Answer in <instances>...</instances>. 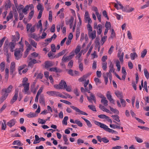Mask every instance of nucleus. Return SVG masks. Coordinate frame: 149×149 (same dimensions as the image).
Listing matches in <instances>:
<instances>
[{"instance_id": "2", "label": "nucleus", "mask_w": 149, "mask_h": 149, "mask_svg": "<svg viewBox=\"0 0 149 149\" xmlns=\"http://www.w3.org/2000/svg\"><path fill=\"white\" fill-rule=\"evenodd\" d=\"M23 51L22 49L21 48L15 50L14 55L16 59L19 60L21 58L22 56V52Z\"/></svg>"}, {"instance_id": "50", "label": "nucleus", "mask_w": 149, "mask_h": 149, "mask_svg": "<svg viewBox=\"0 0 149 149\" xmlns=\"http://www.w3.org/2000/svg\"><path fill=\"white\" fill-rule=\"evenodd\" d=\"M7 97L5 96L2 95L1 97L0 98V103H2Z\"/></svg>"}, {"instance_id": "61", "label": "nucleus", "mask_w": 149, "mask_h": 149, "mask_svg": "<svg viewBox=\"0 0 149 149\" xmlns=\"http://www.w3.org/2000/svg\"><path fill=\"white\" fill-rule=\"evenodd\" d=\"M29 52V50L28 49H27L24 52V54L23 56L24 58H26L28 55Z\"/></svg>"}, {"instance_id": "10", "label": "nucleus", "mask_w": 149, "mask_h": 149, "mask_svg": "<svg viewBox=\"0 0 149 149\" xmlns=\"http://www.w3.org/2000/svg\"><path fill=\"white\" fill-rule=\"evenodd\" d=\"M106 96L107 99L111 103L115 104L114 100L112 98V96L111 95L109 91H108L107 92Z\"/></svg>"}, {"instance_id": "25", "label": "nucleus", "mask_w": 149, "mask_h": 149, "mask_svg": "<svg viewBox=\"0 0 149 149\" xmlns=\"http://www.w3.org/2000/svg\"><path fill=\"white\" fill-rule=\"evenodd\" d=\"M13 12L12 11H10V12L8 15L7 16L6 18L7 21H9L10 19H12L13 17Z\"/></svg>"}, {"instance_id": "40", "label": "nucleus", "mask_w": 149, "mask_h": 149, "mask_svg": "<svg viewBox=\"0 0 149 149\" xmlns=\"http://www.w3.org/2000/svg\"><path fill=\"white\" fill-rule=\"evenodd\" d=\"M34 11L33 10H31L29 13V19H31L34 15Z\"/></svg>"}, {"instance_id": "56", "label": "nucleus", "mask_w": 149, "mask_h": 149, "mask_svg": "<svg viewBox=\"0 0 149 149\" xmlns=\"http://www.w3.org/2000/svg\"><path fill=\"white\" fill-rule=\"evenodd\" d=\"M18 114V113L17 111H11L10 114L14 117H16Z\"/></svg>"}, {"instance_id": "27", "label": "nucleus", "mask_w": 149, "mask_h": 149, "mask_svg": "<svg viewBox=\"0 0 149 149\" xmlns=\"http://www.w3.org/2000/svg\"><path fill=\"white\" fill-rule=\"evenodd\" d=\"M37 115L35 113L30 112L27 115V116L29 118H32L36 117Z\"/></svg>"}, {"instance_id": "60", "label": "nucleus", "mask_w": 149, "mask_h": 149, "mask_svg": "<svg viewBox=\"0 0 149 149\" xmlns=\"http://www.w3.org/2000/svg\"><path fill=\"white\" fill-rule=\"evenodd\" d=\"M7 105L6 104H4L1 107L0 109V113H1L3 111L6 107Z\"/></svg>"}, {"instance_id": "38", "label": "nucleus", "mask_w": 149, "mask_h": 149, "mask_svg": "<svg viewBox=\"0 0 149 149\" xmlns=\"http://www.w3.org/2000/svg\"><path fill=\"white\" fill-rule=\"evenodd\" d=\"M87 77V76L86 75H84L82 77H81L79 78L78 80L80 82H83L86 80V79Z\"/></svg>"}, {"instance_id": "28", "label": "nucleus", "mask_w": 149, "mask_h": 149, "mask_svg": "<svg viewBox=\"0 0 149 149\" xmlns=\"http://www.w3.org/2000/svg\"><path fill=\"white\" fill-rule=\"evenodd\" d=\"M29 6L28 5H27L25 8L23 9L22 10V13H24V14L26 15L27 13L26 12L29 10Z\"/></svg>"}, {"instance_id": "51", "label": "nucleus", "mask_w": 149, "mask_h": 149, "mask_svg": "<svg viewBox=\"0 0 149 149\" xmlns=\"http://www.w3.org/2000/svg\"><path fill=\"white\" fill-rule=\"evenodd\" d=\"M120 102L121 104H122V106L123 107H125L126 105V102L125 101V100L122 99L120 98Z\"/></svg>"}, {"instance_id": "18", "label": "nucleus", "mask_w": 149, "mask_h": 149, "mask_svg": "<svg viewBox=\"0 0 149 149\" xmlns=\"http://www.w3.org/2000/svg\"><path fill=\"white\" fill-rule=\"evenodd\" d=\"M102 26L101 24H98L97 26V33L98 35L101 34L102 32Z\"/></svg>"}, {"instance_id": "52", "label": "nucleus", "mask_w": 149, "mask_h": 149, "mask_svg": "<svg viewBox=\"0 0 149 149\" xmlns=\"http://www.w3.org/2000/svg\"><path fill=\"white\" fill-rule=\"evenodd\" d=\"M49 19L50 22H51L52 20V12L51 10L49 11Z\"/></svg>"}, {"instance_id": "16", "label": "nucleus", "mask_w": 149, "mask_h": 149, "mask_svg": "<svg viewBox=\"0 0 149 149\" xmlns=\"http://www.w3.org/2000/svg\"><path fill=\"white\" fill-rule=\"evenodd\" d=\"M13 88V86L12 85H10L7 88H4L3 89L5 91H6L8 93H10L12 90Z\"/></svg>"}, {"instance_id": "45", "label": "nucleus", "mask_w": 149, "mask_h": 149, "mask_svg": "<svg viewBox=\"0 0 149 149\" xmlns=\"http://www.w3.org/2000/svg\"><path fill=\"white\" fill-rule=\"evenodd\" d=\"M111 24L110 23L106 22L105 24V27L106 29H109L111 28Z\"/></svg>"}, {"instance_id": "26", "label": "nucleus", "mask_w": 149, "mask_h": 149, "mask_svg": "<svg viewBox=\"0 0 149 149\" xmlns=\"http://www.w3.org/2000/svg\"><path fill=\"white\" fill-rule=\"evenodd\" d=\"M18 95L14 94L11 100V102L13 104L14 102L17 99Z\"/></svg>"}, {"instance_id": "48", "label": "nucleus", "mask_w": 149, "mask_h": 149, "mask_svg": "<svg viewBox=\"0 0 149 149\" xmlns=\"http://www.w3.org/2000/svg\"><path fill=\"white\" fill-rule=\"evenodd\" d=\"M75 124H77L79 126L81 127L83 126L82 123L78 120H75Z\"/></svg>"}, {"instance_id": "35", "label": "nucleus", "mask_w": 149, "mask_h": 149, "mask_svg": "<svg viewBox=\"0 0 149 149\" xmlns=\"http://www.w3.org/2000/svg\"><path fill=\"white\" fill-rule=\"evenodd\" d=\"M30 43L33 47L36 48L37 45V43L34 40H31L30 42Z\"/></svg>"}, {"instance_id": "3", "label": "nucleus", "mask_w": 149, "mask_h": 149, "mask_svg": "<svg viewBox=\"0 0 149 149\" xmlns=\"http://www.w3.org/2000/svg\"><path fill=\"white\" fill-rule=\"evenodd\" d=\"M8 42L7 41H5L4 44V45L3 50L4 52H6V54H5L6 55L7 57V62L9 63V55L8 53Z\"/></svg>"}, {"instance_id": "62", "label": "nucleus", "mask_w": 149, "mask_h": 149, "mask_svg": "<svg viewBox=\"0 0 149 149\" xmlns=\"http://www.w3.org/2000/svg\"><path fill=\"white\" fill-rule=\"evenodd\" d=\"M90 23H88L87 25V27L88 28V32H91L92 31V28L90 24Z\"/></svg>"}, {"instance_id": "44", "label": "nucleus", "mask_w": 149, "mask_h": 149, "mask_svg": "<svg viewBox=\"0 0 149 149\" xmlns=\"http://www.w3.org/2000/svg\"><path fill=\"white\" fill-rule=\"evenodd\" d=\"M144 74L146 78L147 79H148L149 78V74L148 71L146 69H144Z\"/></svg>"}, {"instance_id": "30", "label": "nucleus", "mask_w": 149, "mask_h": 149, "mask_svg": "<svg viewBox=\"0 0 149 149\" xmlns=\"http://www.w3.org/2000/svg\"><path fill=\"white\" fill-rule=\"evenodd\" d=\"M147 52V50L146 49H144L142 51L141 53V57L142 58H144Z\"/></svg>"}, {"instance_id": "12", "label": "nucleus", "mask_w": 149, "mask_h": 149, "mask_svg": "<svg viewBox=\"0 0 149 149\" xmlns=\"http://www.w3.org/2000/svg\"><path fill=\"white\" fill-rule=\"evenodd\" d=\"M15 46V44L13 42H10L9 43H8V47H9L10 51L11 52H13L14 51Z\"/></svg>"}, {"instance_id": "14", "label": "nucleus", "mask_w": 149, "mask_h": 149, "mask_svg": "<svg viewBox=\"0 0 149 149\" xmlns=\"http://www.w3.org/2000/svg\"><path fill=\"white\" fill-rule=\"evenodd\" d=\"M6 10H7L11 6V3L10 0H7L4 4Z\"/></svg>"}, {"instance_id": "21", "label": "nucleus", "mask_w": 149, "mask_h": 149, "mask_svg": "<svg viewBox=\"0 0 149 149\" xmlns=\"http://www.w3.org/2000/svg\"><path fill=\"white\" fill-rule=\"evenodd\" d=\"M130 56L132 60H134L138 56L136 53H131L130 54Z\"/></svg>"}, {"instance_id": "57", "label": "nucleus", "mask_w": 149, "mask_h": 149, "mask_svg": "<svg viewBox=\"0 0 149 149\" xmlns=\"http://www.w3.org/2000/svg\"><path fill=\"white\" fill-rule=\"evenodd\" d=\"M45 65H53V63L51 61H46L45 63Z\"/></svg>"}, {"instance_id": "7", "label": "nucleus", "mask_w": 149, "mask_h": 149, "mask_svg": "<svg viewBox=\"0 0 149 149\" xmlns=\"http://www.w3.org/2000/svg\"><path fill=\"white\" fill-rule=\"evenodd\" d=\"M134 10V8L127 5L125 6L123 10V11L126 12V13H130Z\"/></svg>"}, {"instance_id": "49", "label": "nucleus", "mask_w": 149, "mask_h": 149, "mask_svg": "<svg viewBox=\"0 0 149 149\" xmlns=\"http://www.w3.org/2000/svg\"><path fill=\"white\" fill-rule=\"evenodd\" d=\"M135 140L139 143H141L143 142V140L139 137L136 136L135 137Z\"/></svg>"}, {"instance_id": "31", "label": "nucleus", "mask_w": 149, "mask_h": 149, "mask_svg": "<svg viewBox=\"0 0 149 149\" xmlns=\"http://www.w3.org/2000/svg\"><path fill=\"white\" fill-rule=\"evenodd\" d=\"M115 93L116 95L118 97L121 98L123 97L122 93L118 91H117L115 92Z\"/></svg>"}, {"instance_id": "53", "label": "nucleus", "mask_w": 149, "mask_h": 149, "mask_svg": "<svg viewBox=\"0 0 149 149\" xmlns=\"http://www.w3.org/2000/svg\"><path fill=\"white\" fill-rule=\"evenodd\" d=\"M81 49V47L80 46L77 45L75 50V52L76 54H77Z\"/></svg>"}, {"instance_id": "4", "label": "nucleus", "mask_w": 149, "mask_h": 149, "mask_svg": "<svg viewBox=\"0 0 149 149\" xmlns=\"http://www.w3.org/2000/svg\"><path fill=\"white\" fill-rule=\"evenodd\" d=\"M70 107L73 109L76 112H77L78 114L79 115L81 114L86 116L88 115V114L87 113L81 110L78 108L76 107L71 105L70 106Z\"/></svg>"}, {"instance_id": "33", "label": "nucleus", "mask_w": 149, "mask_h": 149, "mask_svg": "<svg viewBox=\"0 0 149 149\" xmlns=\"http://www.w3.org/2000/svg\"><path fill=\"white\" fill-rule=\"evenodd\" d=\"M40 102L43 104H45V98L44 96H40L39 99Z\"/></svg>"}, {"instance_id": "11", "label": "nucleus", "mask_w": 149, "mask_h": 149, "mask_svg": "<svg viewBox=\"0 0 149 149\" xmlns=\"http://www.w3.org/2000/svg\"><path fill=\"white\" fill-rule=\"evenodd\" d=\"M16 121L15 119H13L9 120L7 123V125L10 127H11L15 124Z\"/></svg>"}, {"instance_id": "6", "label": "nucleus", "mask_w": 149, "mask_h": 149, "mask_svg": "<svg viewBox=\"0 0 149 149\" xmlns=\"http://www.w3.org/2000/svg\"><path fill=\"white\" fill-rule=\"evenodd\" d=\"M46 93L50 96L58 97L60 93L55 91H48Z\"/></svg>"}, {"instance_id": "24", "label": "nucleus", "mask_w": 149, "mask_h": 149, "mask_svg": "<svg viewBox=\"0 0 149 149\" xmlns=\"http://www.w3.org/2000/svg\"><path fill=\"white\" fill-rule=\"evenodd\" d=\"M14 9H15V12H16L14 14V17L15 18V20L13 21V22L15 23V21H17L18 19V14L17 12V10L15 8H13V10H14Z\"/></svg>"}, {"instance_id": "15", "label": "nucleus", "mask_w": 149, "mask_h": 149, "mask_svg": "<svg viewBox=\"0 0 149 149\" xmlns=\"http://www.w3.org/2000/svg\"><path fill=\"white\" fill-rule=\"evenodd\" d=\"M59 84L61 89H64L67 86L66 82L64 80H62Z\"/></svg>"}, {"instance_id": "59", "label": "nucleus", "mask_w": 149, "mask_h": 149, "mask_svg": "<svg viewBox=\"0 0 149 149\" xmlns=\"http://www.w3.org/2000/svg\"><path fill=\"white\" fill-rule=\"evenodd\" d=\"M107 38V36H104L103 37L101 40V43L103 45V43L105 42Z\"/></svg>"}, {"instance_id": "9", "label": "nucleus", "mask_w": 149, "mask_h": 149, "mask_svg": "<svg viewBox=\"0 0 149 149\" xmlns=\"http://www.w3.org/2000/svg\"><path fill=\"white\" fill-rule=\"evenodd\" d=\"M24 87V91L25 94L30 95V92L29 91V83L27 84L24 85H22Z\"/></svg>"}, {"instance_id": "55", "label": "nucleus", "mask_w": 149, "mask_h": 149, "mask_svg": "<svg viewBox=\"0 0 149 149\" xmlns=\"http://www.w3.org/2000/svg\"><path fill=\"white\" fill-rule=\"evenodd\" d=\"M108 116H106L104 114H101L99 115L98 116V117L102 119H106V118H107Z\"/></svg>"}, {"instance_id": "43", "label": "nucleus", "mask_w": 149, "mask_h": 149, "mask_svg": "<svg viewBox=\"0 0 149 149\" xmlns=\"http://www.w3.org/2000/svg\"><path fill=\"white\" fill-rule=\"evenodd\" d=\"M28 79L26 77L24 78L22 80V85H24L29 83L28 82Z\"/></svg>"}, {"instance_id": "42", "label": "nucleus", "mask_w": 149, "mask_h": 149, "mask_svg": "<svg viewBox=\"0 0 149 149\" xmlns=\"http://www.w3.org/2000/svg\"><path fill=\"white\" fill-rule=\"evenodd\" d=\"M115 69H114L113 68V66H110L109 67V75L110 76L111 74V72H114Z\"/></svg>"}, {"instance_id": "34", "label": "nucleus", "mask_w": 149, "mask_h": 149, "mask_svg": "<svg viewBox=\"0 0 149 149\" xmlns=\"http://www.w3.org/2000/svg\"><path fill=\"white\" fill-rule=\"evenodd\" d=\"M110 110L113 112L116 113V114H118L119 111L118 110L116 109H114L110 106H109Z\"/></svg>"}, {"instance_id": "23", "label": "nucleus", "mask_w": 149, "mask_h": 149, "mask_svg": "<svg viewBox=\"0 0 149 149\" xmlns=\"http://www.w3.org/2000/svg\"><path fill=\"white\" fill-rule=\"evenodd\" d=\"M101 102L103 103L105 106H107L108 105V101L106 99V97L103 99H102L101 100Z\"/></svg>"}, {"instance_id": "19", "label": "nucleus", "mask_w": 149, "mask_h": 149, "mask_svg": "<svg viewBox=\"0 0 149 149\" xmlns=\"http://www.w3.org/2000/svg\"><path fill=\"white\" fill-rule=\"evenodd\" d=\"M109 72H107L106 73H104L103 74V76L104 78H105V77H107V78L109 77V79L111 81L112 80V74H111L110 76V75H109Z\"/></svg>"}, {"instance_id": "47", "label": "nucleus", "mask_w": 149, "mask_h": 149, "mask_svg": "<svg viewBox=\"0 0 149 149\" xmlns=\"http://www.w3.org/2000/svg\"><path fill=\"white\" fill-rule=\"evenodd\" d=\"M54 54L53 52H49L48 54V56L49 58H50L51 59H53L54 58V57L53 56V55Z\"/></svg>"}, {"instance_id": "1", "label": "nucleus", "mask_w": 149, "mask_h": 149, "mask_svg": "<svg viewBox=\"0 0 149 149\" xmlns=\"http://www.w3.org/2000/svg\"><path fill=\"white\" fill-rule=\"evenodd\" d=\"M95 123L96 125L99 126L101 128H103L105 131L109 133H111L112 134L117 133L116 131L109 128L108 126L103 123H102L97 121H95Z\"/></svg>"}, {"instance_id": "20", "label": "nucleus", "mask_w": 149, "mask_h": 149, "mask_svg": "<svg viewBox=\"0 0 149 149\" xmlns=\"http://www.w3.org/2000/svg\"><path fill=\"white\" fill-rule=\"evenodd\" d=\"M74 20V18L73 17L71 16L70 17V19L69 21L66 20H65V23L66 25H68L69 24L71 23H73V22Z\"/></svg>"}, {"instance_id": "37", "label": "nucleus", "mask_w": 149, "mask_h": 149, "mask_svg": "<svg viewBox=\"0 0 149 149\" xmlns=\"http://www.w3.org/2000/svg\"><path fill=\"white\" fill-rule=\"evenodd\" d=\"M68 119V116L65 117L62 121L63 124L66 125L67 124V120Z\"/></svg>"}, {"instance_id": "58", "label": "nucleus", "mask_w": 149, "mask_h": 149, "mask_svg": "<svg viewBox=\"0 0 149 149\" xmlns=\"http://www.w3.org/2000/svg\"><path fill=\"white\" fill-rule=\"evenodd\" d=\"M102 141L105 143H107L109 142V140L105 137L102 138Z\"/></svg>"}, {"instance_id": "64", "label": "nucleus", "mask_w": 149, "mask_h": 149, "mask_svg": "<svg viewBox=\"0 0 149 149\" xmlns=\"http://www.w3.org/2000/svg\"><path fill=\"white\" fill-rule=\"evenodd\" d=\"M80 33V30L79 29H77L76 31V38H78L79 36Z\"/></svg>"}, {"instance_id": "63", "label": "nucleus", "mask_w": 149, "mask_h": 149, "mask_svg": "<svg viewBox=\"0 0 149 149\" xmlns=\"http://www.w3.org/2000/svg\"><path fill=\"white\" fill-rule=\"evenodd\" d=\"M115 36V33L113 29H112L111 32V38H113Z\"/></svg>"}, {"instance_id": "41", "label": "nucleus", "mask_w": 149, "mask_h": 149, "mask_svg": "<svg viewBox=\"0 0 149 149\" xmlns=\"http://www.w3.org/2000/svg\"><path fill=\"white\" fill-rule=\"evenodd\" d=\"M84 120L86 123L87 126L89 127H91L92 126V125L90 122L86 119H84Z\"/></svg>"}, {"instance_id": "36", "label": "nucleus", "mask_w": 149, "mask_h": 149, "mask_svg": "<svg viewBox=\"0 0 149 149\" xmlns=\"http://www.w3.org/2000/svg\"><path fill=\"white\" fill-rule=\"evenodd\" d=\"M13 144L14 145H18L19 146H22L23 145V144L20 142V141L18 140L14 141Z\"/></svg>"}, {"instance_id": "46", "label": "nucleus", "mask_w": 149, "mask_h": 149, "mask_svg": "<svg viewBox=\"0 0 149 149\" xmlns=\"http://www.w3.org/2000/svg\"><path fill=\"white\" fill-rule=\"evenodd\" d=\"M8 95V93H7L6 91H5L3 89L2 90V95L5 96L7 97Z\"/></svg>"}, {"instance_id": "54", "label": "nucleus", "mask_w": 149, "mask_h": 149, "mask_svg": "<svg viewBox=\"0 0 149 149\" xmlns=\"http://www.w3.org/2000/svg\"><path fill=\"white\" fill-rule=\"evenodd\" d=\"M51 49L52 52H56L55 45L54 44H52L51 45Z\"/></svg>"}, {"instance_id": "29", "label": "nucleus", "mask_w": 149, "mask_h": 149, "mask_svg": "<svg viewBox=\"0 0 149 149\" xmlns=\"http://www.w3.org/2000/svg\"><path fill=\"white\" fill-rule=\"evenodd\" d=\"M111 117L113 118V119L116 121L118 122H119L120 121V120L119 119V117L118 115H113L111 116Z\"/></svg>"}, {"instance_id": "5", "label": "nucleus", "mask_w": 149, "mask_h": 149, "mask_svg": "<svg viewBox=\"0 0 149 149\" xmlns=\"http://www.w3.org/2000/svg\"><path fill=\"white\" fill-rule=\"evenodd\" d=\"M70 55L68 56L65 57V56H64L62 58V60L63 62H66L69 61L74 56V52H71L70 54Z\"/></svg>"}, {"instance_id": "32", "label": "nucleus", "mask_w": 149, "mask_h": 149, "mask_svg": "<svg viewBox=\"0 0 149 149\" xmlns=\"http://www.w3.org/2000/svg\"><path fill=\"white\" fill-rule=\"evenodd\" d=\"M88 35L89 38L92 39V40H93L96 37V35L92 32H88Z\"/></svg>"}, {"instance_id": "39", "label": "nucleus", "mask_w": 149, "mask_h": 149, "mask_svg": "<svg viewBox=\"0 0 149 149\" xmlns=\"http://www.w3.org/2000/svg\"><path fill=\"white\" fill-rule=\"evenodd\" d=\"M88 107L91 110L94 111H96V110L95 106L91 105L88 106Z\"/></svg>"}, {"instance_id": "8", "label": "nucleus", "mask_w": 149, "mask_h": 149, "mask_svg": "<svg viewBox=\"0 0 149 149\" xmlns=\"http://www.w3.org/2000/svg\"><path fill=\"white\" fill-rule=\"evenodd\" d=\"M84 17L86 22H88V24L92 22V21L89 17V14L88 11H86Z\"/></svg>"}, {"instance_id": "22", "label": "nucleus", "mask_w": 149, "mask_h": 149, "mask_svg": "<svg viewBox=\"0 0 149 149\" xmlns=\"http://www.w3.org/2000/svg\"><path fill=\"white\" fill-rule=\"evenodd\" d=\"M95 97L91 93L90 94V97L87 96V98L88 100L91 102L93 103L92 100L94 98H95Z\"/></svg>"}, {"instance_id": "17", "label": "nucleus", "mask_w": 149, "mask_h": 149, "mask_svg": "<svg viewBox=\"0 0 149 149\" xmlns=\"http://www.w3.org/2000/svg\"><path fill=\"white\" fill-rule=\"evenodd\" d=\"M124 55V53L123 52L120 55V53H118V56L119 57V60L121 62V64H123V56Z\"/></svg>"}, {"instance_id": "13", "label": "nucleus", "mask_w": 149, "mask_h": 149, "mask_svg": "<svg viewBox=\"0 0 149 149\" xmlns=\"http://www.w3.org/2000/svg\"><path fill=\"white\" fill-rule=\"evenodd\" d=\"M28 58L30 61L29 62L28 65H32L33 64H35L36 63H38V61L36 60L32 59L31 56H29Z\"/></svg>"}]
</instances>
